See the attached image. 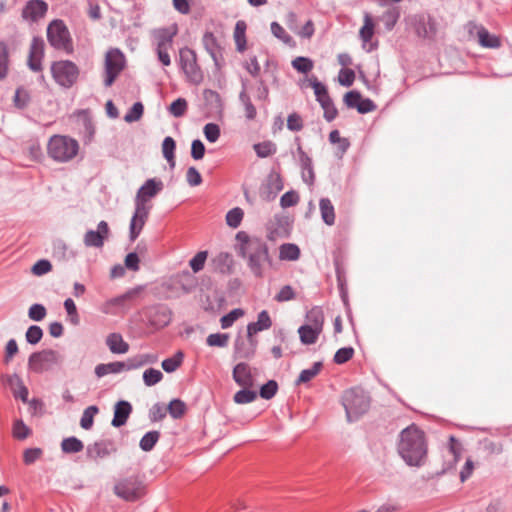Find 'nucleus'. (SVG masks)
Segmentation results:
<instances>
[{"label": "nucleus", "instance_id": "nucleus-1", "mask_svg": "<svg viewBox=\"0 0 512 512\" xmlns=\"http://www.w3.org/2000/svg\"><path fill=\"white\" fill-rule=\"evenodd\" d=\"M238 254L247 260V266L256 278H263L271 258L267 244L256 236H250L245 231L236 234Z\"/></svg>", "mask_w": 512, "mask_h": 512}, {"label": "nucleus", "instance_id": "nucleus-2", "mask_svg": "<svg viewBox=\"0 0 512 512\" xmlns=\"http://www.w3.org/2000/svg\"><path fill=\"white\" fill-rule=\"evenodd\" d=\"M397 450L409 466H421L427 455L425 435L416 425L412 424L401 431Z\"/></svg>", "mask_w": 512, "mask_h": 512}, {"label": "nucleus", "instance_id": "nucleus-3", "mask_svg": "<svg viewBox=\"0 0 512 512\" xmlns=\"http://www.w3.org/2000/svg\"><path fill=\"white\" fill-rule=\"evenodd\" d=\"M79 150L78 141L67 135H53L47 143V154L57 163L72 161L78 155Z\"/></svg>", "mask_w": 512, "mask_h": 512}, {"label": "nucleus", "instance_id": "nucleus-4", "mask_svg": "<svg viewBox=\"0 0 512 512\" xmlns=\"http://www.w3.org/2000/svg\"><path fill=\"white\" fill-rule=\"evenodd\" d=\"M342 403L348 421L357 420L369 409L370 401L367 394L359 388H352L344 392Z\"/></svg>", "mask_w": 512, "mask_h": 512}, {"label": "nucleus", "instance_id": "nucleus-5", "mask_svg": "<svg viewBox=\"0 0 512 512\" xmlns=\"http://www.w3.org/2000/svg\"><path fill=\"white\" fill-rule=\"evenodd\" d=\"M177 33L178 27L176 24H172L168 27L158 28L152 32L153 39L156 43L158 59L164 66H169L171 64L168 51L172 48L173 39Z\"/></svg>", "mask_w": 512, "mask_h": 512}, {"label": "nucleus", "instance_id": "nucleus-6", "mask_svg": "<svg viewBox=\"0 0 512 512\" xmlns=\"http://www.w3.org/2000/svg\"><path fill=\"white\" fill-rule=\"evenodd\" d=\"M47 39L49 44L57 50L67 54L73 52V43L69 30L62 20H53L47 27Z\"/></svg>", "mask_w": 512, "mask_h": 512}, {"label": "nucleus", "instance_id": "nucleus-7", "mask_svg": "<svg viewBox=\"0 0 512 512\" xmlns=\"http://www.w3.org/2000/svg\"><path fill=\"white\" fill-rule=\"evenodd\" d=\"M179 64L186 80L194 85L202 83L204 76L197 63L196 52L188 47L179 50Z\"/></svg>", "mask_w": 512, "mask_h": 512}, {"label": "nucleus", "instance_id": "nucleus-8", "mask_svg": "<svg viewBox=\"0 0 512 512\" xmlns=\"http://www.w3.org/2000/svg\"><path fill=\"white\" fill-rule=\"evenodd\" d=\"M114 493L125 501L134 502L144 496L145 485L137 476H130L115 484Z\"/></svg>", "mask_w": 512, "mask_h": 512}, {"label": "nucleus", "instance_id": "nucleus-9", "mask_svg": "<svg viewBox=\"0 0 512 512\" xmlns=\"http://www.w3.org/2000/svg\"><path fill=\"white\" fill-rule=\"evenodd\" d=\"M51 73L58 85L70 88L78 79L79 69L69 60H60L52 63Z\"/></svg>", "mask_w": 512, "mask_h": 512}, {"label": "nucleus", "instance_id": "nucleus-10", "mask_svg": "<svg viewBox=\"0 0 512 512\" xmlns=\"http://www.w3.org/2000/svg\"><path fill=\"white\" fill-rule=\"evenodd\" d=\"M125 56L119 49H110L105 56L104 85L110 87L125 67Z\"/></svg>", "mask_w": 512, "mask_h": 512}, {"label": "nucleus", "instance_id": "nucleus-11", "mask_svg": "<svg viewBox=\"0 0 512 512\" xmlns=\"http://www.w3.org/2000/svg\"><path fill=\"white\" fill-rule=\"evenodd\" d=\"M467 32L471 38H476L478 44L483 48L498 49L502 46L500 36L490 33L483 25L469 22L466 25Z\"/></svg>", "mask_w": 512, "mask_h": 512}, {"label": "nucleus", "instance_id": "nucleus-12", "mask_svg": "<svg viewBox=\"0 0 512 512\" xmlns=\"http://www.w3.org/2000/svg\"><path fill=\"white\" fill-rule=\"evenodd\" d=\"M61 361L60 354L52 349L35 352L28 359V367L36 373H42L48 370L52 365Z\"/></svg>", "mask_w": 512, "mask_h": 512}, {"label": "nucleus", "instance_id": "nucleus-13", "mask_svg": "<svg viewBox=\"0 0 512 512\" xmlns=\"http://www.w3.org/2000/svg\"><path fill=\"white\" fill-rule=\"evenodd\" d=\"M163 189V183L161 180L155 178L148 179L137 191L135 197V206L142 208H149L151 205L148 202L154 198Z\"/></svg>", "mask_w": 512, "mask_h": 512}, {"label": "nucleus", "instance_id": "nucleus-14", "mask_svg": "<svg viewBox=\"0 0 512 512\" xmlns=\"http://www.w3.org/2000/svg\"><path fill=\"white\" fill-rule=\"evenodd\" d=\"M143 289V286H136L117 297L105 301L101 306V311L104 314H116V307H124L127 302L135 300Z\"/></svg>", "mask_w": 512, "mask_h": 512}, {"label": "nucleus", "instance_id": "nucleus-15", "mask_svg": "<svg viewBox=\"0 0 512 512\" xmlns=\"http://www.w3.org/2000/svg\"><path fill=\"white\" fill-rule=\"evenodd\" d=\"M110 229L106 221H100L97 225V230H88L85 235L83 242L86 247L101 248L104 245V241L108 239Z\"/></svg>", "mask_w": 512, "mask_h": 512}, {"label": "nucleus", "instance_id": "nucleus-16", "mask_svg": "<svg viewBox=\"0 0 512 512\" xmlns=\"http://www.w3.org/2000/svg\"><path fill=\"white\" fill-rule=\"evenodd\" d=\"M48 11V4L43 0H30L22 9L21 16L24 20L36 22L43 18Z\"/></svg>", "mask_w": 512, "mask_h": 512}, {"label": "nucleus", "instance_id": "nucleus-17", "mask_svg": "<svg viewBox=\"0 0 512 512\" xmlns=\"http://www.w3.org/2000/svg\"><path fill=\"white\" fill-rule=\"evenodd\" d=\"M363 26L359 31V37L362 41V47L367 52H371L377 47V43H372L374 36L375 24L372 16L369 13H364Z\"/></svg>", "mask_w": 512, "mask_h": 512}, {"label": "nucleus", "instance_id": "nucleus-18", "mask_svg": "<svg viewBox=\"0 0 512 512\" xmlns=\"http://www.w3.org/2000/svg\"><path fill=\"white\" fill-rule=\"evenodd\" d=\"M44 57V41L41 38L34 37L32 39L29 56L28 66L34 71L38 72L42 70V59Z\"/></svg>", "mask_w": 512, "mask_h": 512}, {"label": "nucleus", "instance_id": "nucleus-19", "mask_svg": "<svg viewBox=\"0 0 512 512\" xmlns=\"http://www.w3.org/2000/svg\"><path fill=\"white\" fill-rule=\"evenodd\" d=\"M267 238L270 241H276L279 238H285L289 236V226L285 218L281 216H275L271 219L266 226Z\"/></svg>", "mask_w": 512, "mask_h": 512}, {"label": "nucleus", "instance_id": "nucleus-20", "mask_svg": "<svg viewBox=\"0 0 512 512\" xmlns=\"http://www.w3.org/2000/svg\"><path fill=\"white\" fill-rule=\"evenodd\" d=\"M149 208L135 206L134 214L130 221L129 236L131 241H135L140 235L149 216Z\"/></svg>", "mask_w": 512, "mask_h": 512}, {"label": "nucleus", "instance_id": "nucleus-21", "mask_svg": "<svg viewBox=\"0 0 512 512\" xmlns=\"http://www.w3.org/2000/svg\"><path fill=\"white\" fill-rule=\"evenodd\" d=\"M1 381L7 385L15 398H20L24 403L28 400V389L24 385L22 379L17 374L2 375Z\"/></svg>", "mask_w": 512, "mask_h": 512}, {"label": "nucleus", "instance_id": "nucleus-22", "mask_svg": "<svg viewBox=\"0 0 512 512\" xmlns=\"http://www.w3.org/2000/svg\"><path fill=\"white\" fill-rule=\"evenodd\" d=\"M233 379L242 388L254 386V378L251 368L246 363H238L233 369Z\"/></svg>", "mask_w": 512, "mask_h": 512}, {"label": "nucleus", "instance_id": "nucleus-23", "mask_svg": "<svg viewBox=\"0 0 512 512\" xmlns=\"http://www.w3.org/2000/svg\"><path fill=\"white\" fill-rule=\"evenodd\" d=\"M272 326V320L268 311L262 310L257 317L256 322H251L247 325V337L251 338L258 332L268 330Z\"/></svg>", "mask_w": 512, "mask_h": 512}, {"label": "nucleus", "instance_id": "nucleus-24", "mask_svg": "<svg viewBox=\"0 0 512 512\" xmlns=\"http://www.w3.org/2000/svg\"><path fill=\"white\" fill-rule=\"evenodd\" d=\"M414 29L416 34L421 38H432L436 34L435 23L431 19L424 16L414 18Z\"/></svg>", "mask_w": 512, "mask_h": 512}, {"label": "nucleus", "instance_id": "nucleus-25", "mask_svg": "<svg viewBox=\"0 0 512 512\" xmlns=\"http://www.w3.org/2000/svg\"><path fill=\"white\" fill-rule=\"evenodd\" d=\"M132 412V406L127 401H119L114 407V417L112 419V425L114 427H121L127 422L129 415Z\"/></svg>", "mask_w": 512, "mask_h": 512}, {"label": "nucleus", "instance_id": "nucleus-26", "mask_svg": "<svg viewBox=\"0 0 512 512\" xmlns=\"http://www.w3.org/2000/svg\"><path fill=\"white\" fill-rule=\"evenodd\" d=\"M106 345L113 354H125L129 351V344L123 339L120 333H110L106 337Z\"/></svg>", "mask_w": 512, "mask_h": 512}, {"label": "nucleus", "instance_id": "nucleus-27", "mask_svg": "<svg viewBox=\"0 0 512 512\" xmlns=\"http://www.w3.org/2000/svg\"><path fill=\"white\" fill-rule=\"evenodd\" d=\"M257 347V340L254 337L248 338V343L237 340L235 343V357L238 359H250L254 356Z\"/></svg>", "mask_w": 512, "mask_h": 512}, {"label": "nucleus", "instance_id": "nucleus-28", "mask_svg": "<svg viewBox=\"0 0 512 512\" xmlns=\"http://www.w3.org/2000/svg\"><path fill=\"white\" fill-rule=\"evenodd\" d=\"M128 370V359L125 362L116 361L107 364H99L95 368V374L98 377H103L108 374H117Z\"/></svg>", "mask_w": 512, "mask_h": 512}, {"label": "nucleus", "instance_id": "nucleus-29", "mask_svg": "<svg viewBox=\"0 0 512 512\" xmlns=\"http://www.w3.org/2000/svg\"><path fill=\"white\" fill-rule=\"evenodd\" d=\"M305 319H306L305 325L315 328L321 332L323 331L324 313L320 307L315 306V307L311 308L306 313Z\"/></svg>", "mask_w": 512, "mask_h": 512}, {"label": "nucleus", "instance_id": "nucleus-30", "mask_svg": "<svg viewBox=\"0 0 512 512\" xmlns=\"http://www.w3.org/2000/svg\"><path fill=\"white\" fill-rule=\"evenodd\" d=\"M319 209L323 222L328 226L334 225L336 215L334 206L330 199L321 198L319 201Z\"/></svg>", "mask_w": 512, "mask_h": 512}, {"label": "nucleus", "instance_id": "nucleus-31", "mask_svg": "<svg viewBox=\"0 0 512 512\" xmlns=\"http://www.w3.org/2000/svg\"><path fill=\"white\" fill-rule=\"evenodd\" d=\"M158 356L153 353L138 354L128 358V370H135L147 364H154Z\"/></svg>", "mask_w": 512, "mask_h": 512}, {"label": "nucleus", "instance_id": "nucleus-32", "mask_svg": "<svg viewBox=\"0 0 512 512\" xmlns=\"http://www.w3.org/2000/svg\"><path fill=\"white\" fill-rule=\"evenodd\" d=\"M322 332L307 325H302L298 329L299 338L302 344H315Z\"/></svg>", "mask_w": 512, "mask_h": 512}, {"label": "nucleus", "instance_id": "nucleus-33", "mask_svg": "<svg viewBox=\"0 0 512 512\" xmlns=\"http://www.w3.org/2000/svg\"><path fill=\"white\" fill-rule=\"evenodd\" d=\"M300 257V249L294 243H285L279 247V259L282 261H296Z\"/></svg>", "mask_w": 512, "mask_h": 512}, {"label": "nucleus", "instance_id": "nucleus-34", "mask_svg": "<svg viewBox=\"0 0 512 512\" xmlns=\"http://www.w3.org/2000/svg\"><path fill=\"white\" fill-rule=\"evenodd\" d=\"M246 29L247 25L243 20L237 21L234 28V40L239 52L246 50Z\"/></svg>", "mask_w": 512, "mask_h": 512}, {"label": "nucleus", "instance_id": "nucleus-35", "mask_svg": "<svg viewBox=\"0 0 512 512\" xmlns=\"http://www.w3.org/2000/svg\"><path fill=\"white\" fill-rule=\"evenodd\" d=\"M308 81H309L310 86L314 90L316 100L319 102V104H322V103H324V101L326 102V100L328 101L329 99H331V97L329 96L327 87L324 84H322L320 81H318V79L315 76H312L311 78H309Z\"/></svg>", "mask_w": 512, "mask_h": 512}, {"label": "nucleus", "instance_id": "nucleus-36", "mask_svg": "<svg viewBox=\"0 0 512 512\" xmlns=\"http://www.w3.org/2000/svg\"><path fill=\"white\" fill-rule=\"evenodd\" d=\"M239 100L242 103L245 111V117L247 120L252 121L256 118L257 110L253 105L250 96L247 94L245 89H243L239 94Z\"/></svg>", "mask_w": 512, "mask_h": 512}, {"label": "nucleus", "instance_id": "nucleus-37", "mask_svg": "<svg viewBox=\"0 0 512 512\" xmlns=\"http://www.w3.org/2000/svg\"><path fill=\"white\" fill-rule=\"evenodd\" d=\"M322 366L323 365L321 362H315L311 368L302 370L298 379L296 380V384L300 385L311 381L320 373Z\"/></svg>", "mask_w": 512, "mask_h": 512}, {"label": "nucleus", "instance_id": "nucleus-38", "mask_svg": "<svg viewBox=\"0 0 512 512\" xmlns=\"http://www.w3.org/2000/svg\"><path fill=\"white\" fill-rule=\"evenodd\" d=\"M176 148L175 140L168 136L163 140L162 143V153L164 158L167 160V162L170 164V166L173 168L175 166V156L174 151Z\"/></svg>", "mask_w": 512, "mask_h": 512}, {"label": "nucleus", "instance_id": "nucleus-39", "mask_svg": "<svg viewBox=\"0 0 512 512\" xmlns=\"http://www.w3.org/2000/svg\"><path fill=\"white\" fill-rule=\"evenodd\" d=\"M9 49L4 41H0V80L4 79L9 70Z\"/></svg>", "mask_w": 512, "mask_h": 512}, {"label": "nucleus", "instance_id": "nucleus-40", "mask_svg": "<svg viewBox=\"0 0 512 512\" xmlns=\"http://www.w3.org/2000/svg\"><path fill=\"white\" fill-rule=\"evenodd\" d=\"M271 32L274 37L282 41L284 44L291 47L295 46V41L293 40V38L285 31V29L278 22L271 23Z\"/></svg>", "mask_w": 512, "mask_h": 512}, {"label": "nucleus", "instance_id": "nucleus-41", "mask_svg": "<svg viewBox=\"0 0 512 512\" xmlns=\"http://www.w3.org/2000/svg\"><path fill=\"white\" fill-rule=\"evenodd\" d=\"M109 454L110 451L103 442H96L87 448V456L93 460L104 458Z\"/></svg>", "mask_w": 512, "mask_h": 512}, {"label": "nucleus", "instance_id": "nucleus-42", "mask_svg": "<svg viewBox=\"0 0 512 512\" xmlns=\"http://www.w3.org/2000/svg\"><path fill=\"white\" fill-rule=\"evenodd\" d=\"M99 409L97 406L92 405L87 407L82 414L81 420H80V426L85 429L89 430L92 428L94 423V417L96 414H98Z\"/></svg>", "mask_w": 512, "mask_h": 512}, {"label": "nucleus", "instance_id": "nucleus-43", "mask_svg": "<svg viewBox=\"0 0 512 512\" xmlns=\"http://www.w3.org/2000/svg\"><path fill=\"white\" fill-rule=\"evenodd\" d=\"M183 357V353L178 351L173 357L164 359L161 364L163 370L167 373L176 371L181 366Z\"/></svg>", "mask_w": 512, "mask_h": 512}, {"label": "nucleus", "instance_id": "nucleus-44", "mask_svg": "<svg viewBox=\"0 0 512 512\" xmlns=\"http://www.w3.org/2000/svg\"><path fill=\"white\" fill-rule=\"evenodd\" d=\"M62 451L65 453H78L83 450L84 445L82 441H80L76 437H68L63 439L61 443Z\"/></svg>", "mask_w": 512, "mask_h": 512}, {"label": "nucleus", "instance_id": "nucleus-45", "mask_svg": "<svg viewBox=\"0 0 512 512\" xmlns=\"http://www.w3.org/2000/svg\"><path fill=\"white\" fill-rule=\"evenodd\" d=\"M257 393L250 388H243L235 393L233 400L236 404H248L256 400Z\"/></svg>", "mask_w": 512, "mask_h": 512}, {"label": "nucleus", "instance_id": "nucleus-46", "mask_svg": "<svg viewBox=\"0 0 512 512\" xmlns=\"http://www.w3.org/2000/svg\"><path fill=\"white\" fill-rule=\"evenodd\" d=\"M160 433L158 431L147 432L140 440V448L143 451H151L155 444L158 442Z\"/></svg>", "mask_w": 512, "mask_h": 512}, {"label": "nucleus", "instance_id": "nucleus-47", "mask_svg": "<svg viewBox=\"0 0 512 512\" xmlns=\"http://www.w3.org/2000/svg\"><path fill=\"white\" fill-rule=\"evenodd\" d=\"M399 17L400 11L397 7H393L385 11L382 15V21L384 22L385 28L389 31L392 30L396 25Z\"/></svg>", "mask_w": 512, "mask_h": 512}, {"label": "nucleus", "instance_id": "nucleus-48", "mask_svg": "<svg viewBox=\"0 0 512 512\" xmlns=\"http://www.w3.org/2000/svg\"><path fill=\"white\" fill-rule=\"evenodd\" d=\"M31 434V429L21 420H15L12 427V435L18 440H24Z\"/></svg>", "mask_w": 512, "mask_h": 512}, {"label": "nucleus", "instance_id": "nucleus-49", "mask_svg": "<svg viewBox=\"0 0 512 512\" xmlns=\"http://www.w3.org/2000/svg\"><path fill=\"white\" fill-rule=\"evenodd\" d=\"M167 411L172 418L179 419L184 415L186 411V405L180 399H173L167 406Z\"/></svg>", "mask_w": 512, "mask_h": 512}, {"label": "nucleus", "instance_id": "nucleus-50", "mask_svg": "<svg viewBox=\"0 0 512 512\" xmlns=\"http://www.w3.org/2000/svg\"><path fill=\"white\" fill-rule=\"evenodd\" d=\"M291 64L292 67L300 73H308L314 67V63L310 58L302 56L293 59Z\"/></svg>", "mask_w": 512, "mask_h": 512}, {"label": "nucleus", "instance_id": "nucleus-51", "mask_svg": "<svg viewBox=\"0 0 512 512\" xmlns=\"http://www.w3.org/2000/svg\"><path fill=\"white\" fill-rule=\"evenodd\" d=\"M254 150L259 157L265 158L273 155L276 152V145L271 141H264L255 144Z\"/></svg>", "mask_w": 512, "mask_h": 512}, {"label": "nucleus", "instance_id": "nucleus-52", "mask_svg": "<svg viewBox=\"0 0 512 512\" xmlns=\"http://www.w3.org/2000/svg\"><path fill=\"white\" fill-rule=\"evenodd\" d=\"M163 379V374L160 370L149 368L143 372V381L146 386H153Z\"/></svg>", "mask_w": 512, "mask_h": 512}, {"label": "nucleus", "instance_id": "nucleus-53", "mask_svg": "<svg viewBox=\"0 0 512 512\" xmlns=\"http://www.w3.org/2000/svg\"><path fill=\"white\" fill-rule=\"evenodd\" d=\"M244 212L241 208H233L226 214V223L231 228H237L243 219Z\"/></svg>", "mask_w": 512, "mask_h": 512}, {"label": "nucleus", "instance_id": "nucleus-54", "mask_svg": "<svg viewBox=\"0 0 512 512\" xmlns=\"http://www.w3.org/2000/svg\"><path fill=\"white\" fill-rule=\"evenodd\" d=\"M244 315V311L240 308L233 309L228 314L220 319L221 327L227 329L231 327L234 322Z\"/></svg>", "mask_w": 512, "mask_h": 512}, {"label": "nucleus", "instance_id": "nucleus-55", "mask_svg": "<svg viewBox=\"0 0 512 512\" xmlns=\"http://www.w3.org/2000/svg\"><path fill=\"white\" fill-rule=\"evenodd\" d=\"M203 45L207 52L215 59L218 52L216 37L211 32H206L203 36Z\"/></svg>", "mask_w": 512, "mask_h": 512}, {"label": "nucleus", "instance_id": "nucleus-56", "mask_svg": "<svg viewBox=\"0 0 512 512\" xmlns=\"http://www.w3.org/2000/svg\"><path fill=\"white\" fill-rule=\"evenodd\" d=\"M64 308L67 312L70 323L78 325L80 323V317L75 302L71 298L66 299L64 301Z\"/></svg>", "mask_w": 512, "mask_h": 512}, {"label": "nucleus", "instance_id": "nucleus-57", "mask_svg": "<svg viewBox=\"0 0 512 512\" xmlns=\"http://www.w3.org/2000/svg\"><path fill=\"white\" fill-rule=\"evenodd\" d=\"M187 108V101L184 98H178L171 103L168 110L174 117L178 118L186 113Z\"/></svg>", "mask_w": 512, "mask_h": 512}, {"label": "nucleus", "instance_id": "nucleus-58", "mask_svg": "<svg viewBox=\"0 0 512 512\" xmlns=\"http://www.w3.org/2000/svg\"><path fill=\"white\" fill-rule=\"evenodd\" d=\"M144 107L141 102H136L124 116V120L128 123L140 120L143 115Z\"/></svg>", "mask_w": 512, "mask_h": 512}, {"label": "nucleus", "instance_id": "nucleus-59", "mask_svg": "<svg viewBox=\"0 0 512 512\" xmlns=\"http://www.w3.org/2000/svg\"><path fill=\"white\" fill-rule=\"evenodd\" d=\"M207 257V251H200L189 261V265L194 273H197L204 268Z\"/></svg>", "mask_w": 512, "mask_h": 512}, {"label": "nucleus", "instance_id": "nucleus-60", "mask_svg": "<svg viewBox=\"0 0 512 512\" xmlns=\"http://www.w3.org/2000/svg\"><path fill=\"white\" fill-rule=\"evenodd\" d=\"M25 337H26V341L29 344L35 345V344L39 343L40 340L42 339L43 331H42L41 327H39L37 325H32L27 329Z\"/></svg>", "mask_w": 512, "mask_h": 512}, {"label": "nucleus", "instance_id": "nucleus-61", "mask_svg": "<svg viewBox=\"0 0 512 512\" xmlns=\"http://www.w3.org/2000/svg\"><path fill=\"white\" fill-rule=\"evenodd\" d=\"M228 340L229 336L227 334L215 333L210 334L207 337L206 342L209 346L212 347H225L228 344Z\"/></svg>", "mask_w": 512, "mask_h": 512}, {"label": "nucleus", "instance_id": "nucleus-62", "mask_svg": "<svg viewBox=\"0 0 512 512\" xmlns=\"http://www.w3.org/2000/svg\"><path fill=\"white\" fill-rule=\"evenodd\" d=\"M30 101V94L24 88H18L14 95V104L16 107L25 108Z\"/></svg>", "mask_w": 512, "mask_h": 512}, {"label": "nucleus", "instance_id": "nucleus-63", "mask_svg": "<svg viewBox=\"0 0 512 512\" xmlns=\"http://www.w3.org/2000/svg\"><path fill=\"white\" fill-rule=\"evenodd\" d=\"M278 390L277 382L274 380H269L266 384H264L260 388V396L263 399L269 400L275 396Z\"/></svg>", "mask_w": 512, "mask_h": 512}, {"label": "nucleus", "instance_id": "nucleus-64", "mask_svg": "<svg viewBox=\"0 0 512 512\" xmlns=\"http://www.w3.org/2000/svg\"><path fill=\"white\" fill-rule=\"evenodd\" d=\"M203 132H204V135H205L206 139L210 143L216 142L219 139V137H220V128L215 123H208V124H206L204 126Z\"/></svg>", "mask_w": 512, "mask_h": 512}]
</instances>
